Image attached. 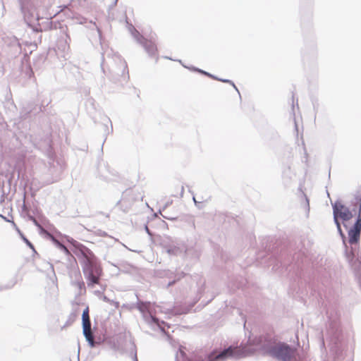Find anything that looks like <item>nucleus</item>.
I'll return each mask as SVG.
<instances>
[{
    "instance_id": "obj_7",
    "label": "nucleus",
    "mask_w": 361,
    "mask_h": 361,
    "mask_svg": "<svg viewBox=\"0 0 361 361\" xmlns=\"http://www.w3.org/2000/svg\"><path fill=\"white\" fill-rule=\"evenodd\" d=\"M127 202H128L126 198L123 197L118 202V206H119L121 207V209H123V211H127L130 206V203L127 205Z\"/></svg>"
},
{
    "instance_id": "obj_8",
    "label": "nucleus",
    "mask_w": 361,
    "mask_h": 361,
    "mask_svg": "<svg viewBox=\"0 0 361 361\" xmlns=\"http://www.w3.org/2000/svg\"><path fill=\"white\" fill-rule=\"evenodd\" d=\"M26 244L31 248H33L32 244L25 237L23 238Z\"/></svg>"
},
{
    "instance_id": "obj_2",
    "label": "nucleus",
    "mask_w": 361,
    "mask_h": 361,
    "mask_svg": "<svg viewBox=\"0 0 361 361\" xmlns=\"http://www.w3.org/2000/svg\"><path fill=\"white\" fill-rule=\"evenodd\" d=\"M83 271L87 280V286L93 287L96 284H99L100 277L102 275V269L97 263L84 266Z\"/></svg>"
},
{
    "instance_id": "obj_6",
    "label": "nucleus",
    "mask_w": 361,
    "mask_h": 361,
    "mask_svg": "<svg viewBox=\"0 0 361 361\" xmlns=\"http://www.w3.org/2000/svg\"><path fill=\"white\" fill-rule=\"evenodd\" d=\"M248 355V353L245 350V348H241V347H235L232 348L230 347L226 350H224L223 352H221L220 354H219L216 359H224L227 357H243Z\"/></svg>"
},
{
    "instance_id": "obj_3",
    "label": "nucleus",
    "mask_w": 361,
    "mask_h": 361,
    "mask_svg": "<svg viewBox=\"0 0 361 361\" xmlns=\"http://www.w3.org/2000/svg\"><path fill=\"white\" fill-rule=\"evenodd\" d=\"M269 353L279 360L290 361L291 357H293L295 351L284 343H279L273 346Z\"/></svg>"
},
{
    "instance_id": "obj_5",
    "label": "nucleus",
    "mask_w": 361,
    "mask_h": 361,
    "mask_svg": "<svg viewBox=\"0 0 361 361\" xmlns=\"http://www.w3.org/2000/svg\"><path fill=\"white\" fill-rule=\"evenodd\" d=\"M74 246L83 257L84 266L91 265L97 263L95 255L89 248L78 243L76 244H74Z\"/></svg>"
},
{
    "instance_id": "obj_4",
    "label": "nucleus",
    "mask_w": 361,
    "mask_h": 361,
    "mask_svg": "<svg viewBox=\"0 0 361 361\" xmlns=\"http://www.w3.org/2000/svg\"><path fill=\"white\" fill-rule=\"evenodd\" d=\"M83 334L86 340L93 346L94 343V336L91 330V322L89 314V307H87L82 315Z\"/></svg>"
},
{
    "instance_id": "obj_1",
    "label": "nucleus",
    "mask_w": 361,
    "mask_h": 361,
    "mask_svg": "<svg viewBox=\"0 0 361 361\" xmlns=\"http://www.w3.org/2000/svg\"><path fill=\"white\" fill-rule=\"evenodd\" d=\"M333 212L334 221L342 237H344V234L341 230L340 221L347 228L352 218L356 216V221L353 226L348 231V241L350 244L357 243L360 240L361 233V197L355 199L352 209H350L341 201H336L333 204Z\"/></svg>"
},
{
    "instance_id": "obj_9",
    "label": "nucleus",
    "mask_w": 361,
    "mask_h": 361,
    "mask_svg": "<svg viewBox=\"0 0 361 361\" xmlns=\"http://www.w3.org/2000/svg\"><path fill=\"white\" fill-rule=\"evenodd\" d=\"M64 247V249H65V250H66V252H68V249H67L66 247Z\"/></svg>"
}]
</instances>
